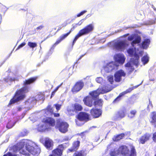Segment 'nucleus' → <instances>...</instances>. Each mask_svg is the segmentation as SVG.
I'll use <instances>...</instances> for the list:
<instances>
[{
    "label": "nucleus",
    "instance_id": "obj_1",
    "mask_svg": "<svg viewBox=\"0 0 156 156\" xmlns=\"http://www.w3.org/2000/svg\"><path fill=\"white\" fill-rule=\"evenodd\" d=\"M15 151H19L22 154H29L28 152L33 155L39 154L41 150L39 147L34 142L27 140H23L13 147Z\"/></svg>",
    "mask_w": 156,
    "mask_h": 156
},
{
    "label": "nucleus",
    "instance_id": "obj_2",
    "mask_svg": "<svg viewBox=\"0 0 156 156\" xmlns=\"http://www.w3.org/2000/svg\"><path fill=\"white\" fill-rule=\"evenodd\" d=\"M128 40L130 41H133L131 44L134 47V51L133 48H130L127 51V52L129 55H134V58L131 59V62L137 65L139 63V56L141 55L143 52L142 49L138 45L141 41V38L138 36L132 35L128 37Z\"/></svg>",
    "mask_w": 156,
    "mask_h": 156
},
{
    "label": "nucleus",
    "instance_id": "obj_3",
    "mask_svg": "<svg viewBox=\"0 0 156 156\" xmlns=\"http://www.w3.org/2000/svg\"><path fill=\"white\" fill-rule=\"evenodd\" d=\"M36 79V77H33L26 80L24 82V87L16 92L13 98L10 101L8 105L9 106L12 104L24 99L25 97V93L29 91V87L27 85L34 82Z\"/></svg>",
    "mask_w": 156,
    "mask_h": 156
},
{
    "label": "nucleus",
    "instance_id": "obj_4",
    "mask_svg": "<svg viewBox=\"0 0 156 156\" xmlns=\"http://www.w3.org/2000/svg\"><path fill=\"white\" fill-rule=\"evenodd\" d=\"M111 90L109 85L103 88L100 87L97 90L90 93V94L92 98L87 96L84 98L83 101L85 105L91 107L93 104V99L97 98L99 94L107 93Z\"/></svg>",
    "mask_w": 156,
    "mask_h": 156
},
{
    "label": "nucleus",
    "instance_id": "obj_5",
    "mask_svg": "<svg viewBox=\"0 0 156 156\" xmlns=\"http://www.w3.org/2000/svg\"><path fill=\"white\" fill-rule=\"evenodd\" d=\"M55 120L53 119L46 118L44 119L42 122L39 125L37 129L39 131L48 130L49 128V126H54L55 125Z\"/></svg>",
    "mask_w": 156,
    "mask_h": 156
},
{
    "label": "nucleus",
    "instance_id": "obj_6",
    "mask_svg": "<svg viewBox=\"0 0 156 156\" xmlns=\"http://www.w3.org/2000/svg\"><path fill=\"white\" fill-rule=\"evenodd\" d=\"M94 27L92 24H90L85 27L83 29L80 30L78 34L75 37L73 42V45L75 43L76 40L80 36L88 34L91 32L94 29Z\"/></svg>",
    "mask_w": 156,
    "mask_h": 156
},
{
    "label": "nucleus",
    "instance_id": "obj_7",
    "mask_svg": "<svg viewBox=\"0 0 156 156\" xmlns=\"http://www.w3.org/2000/svg\"><path fill=\"white\" fill-rule=\"evenodd\" d=\"M119 65L114 62H112L105 65L103 68L107 73H110L117 69Z\"/></svg>",
    "mask_w": 156,
    "mask_h": 156
},
{
    "label": "nucleus",
    "instance_id": "obj_8",
    "mask_svg": "<svg viewBox=\"0 0 156 156\" xmlns=\"http://www.w3.org/2000/svg\"><path fill=\"white\" fill-rule=\"evenodd\" d=\"M129 44L126 41H118L114 45V49L120 51H123L128 45Z\"/></svg>",
    "mask_w": 156,
    "mask_h": 156
},
{
    "label": "nucleus",
    "instance_id": "obj_9",
    "mask_svg": "<svg viewBox=\"0 0 156 156\" xmlns=\"http://www.w3.org/2000/svg\"><path fill=\"white\" fill-rule=\"evenodd\" d=\"M89 115L87 113L84 112H80L77 116V119L75 120L77 125L81 126L83 123H80V122L83 120L87 121L89 119Z\"/></svg>",
    "mask_w": 156,
    "mask_h": 156
},
{
    "label": "nucleus",
    "instance_id": "obj_10",
    "mask_svg": "<svg viewBox=\"0 0 156 156\" xmlns=\"http://www.w3.org/2000/svg\"><path fill=\"white\" fill-rule=\"evenodd\" d=\"M56 127L58 128V130L61 132L65 133L68 130L69 125L66 122H62L57 123Z\"/></svg>",
    "mask_w": 156,
    "mask_h": 156
},
{
    "label": "nucleus",
    "instance_id": "obj_11",
    "mask_svg": "<svg viewBox=\"0 0 156 156\" xmlns=\"http://www.w3.org/2000/svg\"><path fill=\"white\" fill-rule=\"evenodd\" d=\"M126 73L122 70L117 71L115 74V80L116 82H119L122 80V77H125Z\"/></svg>",
    "mask_w": 156,
    "mask_h": 156
},
{
    "label": "nucleus",
    "instance_id": "obj_12",
    "mask_svg": "<svg viewBox=\"0 0 156 156\" xmlns=\"http://www.w3.org/2000/svg\"><path fill=\"white\" fill-rule=\"evenodd\" d=\"M115 61L119 63L123 64L125 62L126 58L124 55L121 53L115 55L114 56Z\"/></svg>",
    "mask_w": 156,
    "mask_h": 156
},
{
    "label": "nucleus",
    "instance_id": "obj_13",
    "mask_svg": "<svg viewBox=\"0 0 156 156\" xmlns=\"http://www.w3.org/2000/svg\"><path fill=\"white\" fill-rule=\"evenodd\" d=\"M82 107L81 106L78 104H76L74 106H69L67 108L68 112H74L80 111L82 110Z\"/></svg>",
    "mask_w": 156,
    "mask_h": 156
},
{
    "label": "nucleus",
    "instance_id": "obj_14",
    "mask_svg": "<svg viewBox=\"0 0 156 156\" xmlns=\"http://www.w3.org/2000/svg\"><path fill=\"white\" fill-rule=\"evenodd\" d=\"M119 152L125 156H129V151L127 147L125 146L120 147L119 149Z\"/></svg>",
    "mask_w": 156,
    "mask_h": 156
},
{
    "label": "nucleus",
    "instance_id": "obj_15",
    "mask_svg": "<svg viewBox=\"0 0 156 156\" xmlns=\"http://www.w3.org/2000/svg\"><path fill=\"white\" fill-rule=\"evenodd\" d=\"M84 86L83 83L81 81L77 82L72 89L73 92H77L82 89Z\"/></svg>",
    "mask_w": 156,
    "mask_h": 156
},
{
    "label": "nucleus",
    "instance_id": "obj_16",
    "mask_svg": "<svg viewBox=\"0 0 156 156\" xmlns=\"http://www.w3.org/2000/svg\"><path fill=\"white\" fill-rule=\"evenodd\" d=\"M63 149L62 145H60L57 149L53 151L52 154L55 156H61L62 154Z\"/></svg>",
    "mask_w": 156,
    "mask_h": 156
},
{
    "label": "nucleus",
    "instance_id": "obj_17",
    "mask_svg": "<svg viewBox=\"0 0 156 156\" xmlns=\"http://www.w3.org/2000/svg\"><path fill=\"white\" fill-rule=\"evenodd\" d=\"M53 145V142L50 139L47 138L45 140L44 146L48 149H51Z\"/></svg>",
    "mask_w": 156,
    "mask_h": 156
},
{
    "label": "nucleus",
    "instance_id": "obj_18",
    "mask_svg": "<svg viewBox=\"0 0 156 156\" xmlns=\"http://www.w3.org/2000/svg\"><path fill=\"white\" fill-rule=\"evenodd\" d=\"M90 113L94 117L98 118L101 115L102 112L100 109H93L91 110Z\"/></svg>",
    "mask_w": 156,
    "mask_h": 156
},
{
    "label": "nucleus",
    "instance_id": "obj_19",
    "mask_svg": "<svg viewBox=\"0 0 156 156\" xmlns=\"http://www.w3.org/2000/svg\"><path fill=\"white\" fill-rule=\"evenodd\" d=\"M150 137L151 135L149 134H145L140 138L139 142L142 144H144L149 140Z\"/></svg>",
    "mask_w": 156,
    "mask_h": 156
},
{
    "label": "nucleus",
    "instance_id": "obj_20",
    "mask_svg": "<svg viewBox=\"0 0 156 156\" xmlns=\"http://www.w3.org/2000/svg\"><path fill=\"white\" fill-rule=\"evenodd\" d=\"M80 142L79 141H77L74 142L73 144V146L71 148L69 149L70 152L75 151L78 148L80 145Z\"/></svg>",
    "mask_w": 156,
    "mask_h": 156
},
{
    "label": "nucleus",
    "instance_id": "obj_21",
    "mask_svg": "<svg viewBox=\"0 0 156 156\" xmlns=\"http://www.w3.org/2000/svg\"><path fill=\"white\" fill-rule=\"evenodd\" d=\"M151 122L156 127V112H152L150 115Z\"/></svg>",
    "mask_w": 156,
    "mask_h": 156
},
{
    "label": "nucleus",
    "instance_id": "obj_22",
    "mask_svg": "<svg viewBox=\"0 0 156 156\" xmlns=\"http://www.w3.org/2000/svg\"><path fill=\"white\" fill-rule=\"evenodd\" d=\"M132 64L135 65L136 66H137L138 64L137 65H136L134 64L131 61L130 62H128L125 65L126 69L129 72H131L133 71L134 70V68L133 67L132 65Z\"/></svg>",
    "mask_w": 156,
    "mask_h": 156
},
{
    "label": "nucleus",
    "instance_id": "obj_23",
    "mask_svg": "<svg viewBox=\"0 0 156 156\" xmlns=\"http://www.w3.org/2000/svg\"><path fill=\"white\" fill-rule=\"evenodd\" d=\"M71 32V31L70 30L69 33L66 34L62 35L57 40L55 44L57 45L62 40L66 37Z\"/></svg>",
    "mask_w": 156,
    "mask_h": 156
},
{
    "label": "nucleus",
    "instance_id": "obj_24",
    "mask_svg": "<svg viewBox=\"0 0 156 156\" xmlns=\"http://www.w3.org/2000/svg\"><path fill=\"white\" fill-rule=\"evenodd\" d=\"M87 153L84 150H81L76 152L73 155V156H86Z\"/></svg>",
    "mask_w": 156,
    "mask_h": 156
},
{
    "label": "nucleus",
    "instance_id": "obj_25",
    "mask_svg": "<svg viewBox=\"0 0 156 156\" xmlns=\"http://www.w3.org/2000/svg\"><path fill=\"white\" fill-rule=\"evenodd\" d=\"M150 43V40L149 39H146L143 42L142 47L144 49H146L148 47Z\"/></svg>",
    "mask_w": 156,
    "mask_h": 156
},
{
    "label": "nucleus",
    "instance_id": "obj_26",
    "mask_svg": "<svg viewBox=\"0 0 156 156\" xmlns=\"http://www.w3.org/2000/svg\"><path fill=\"white\" fill-rule=\"evenodd\" d=\"M124 136V134L123 133L119 135L115 136L113 138V140L114 141H117L120 139H122Z\"/></svg>",
    "mask_w": 156,
    "mask_h": 156
},
{
    "label": "nucleus",
    "instance_id": "obj_27",
    "mask_svg": "<svg viewBox=\"0 0 156 156\" xmlns=\"http://www.w3.org/2000/svg\"><path fill=\"white\" fill-rule=\"evenodd\" d=\"M149 61V58L147 55L143 56L141 59V61L144 65L148 62Z\"/></svg>",
    "mask_w": 156,
    "mask_h": 156
},
{
    "label": "nucleus",
    "instance_id": "obj_28",
    "mask_svg": "<svg viewBox=\"0 0 156 156\" xmlns=\"http://www.w3.org/2000/svg\"><path fill=\"white\" fill-rule=\"evenodd\" d=\"M46 111L47 112H46L45 113L48 115H51L53 113V110L51 106H48V109Z\"/></svg>",
    "mask_w": 156,
    "mask_h": 156
},
{
    "label": "nucleus",
    "instance_id": "obj_29",
    "mask_svg": "<svg viewBox=\"0 0 156 156\" xmlns=\"http://www.w3.org/2000/svg\"><path fill=\"white\" fill-rule=\"evenodd\" d=\"M136 113V110H132L128 114V116L130 118H133L135 116Z\"/></svg>",
    "mask_w": 156,
    "mask_h": 156
},
{
    "label": "nucleus",
    "instance_id": "obj_30",
    "mask_svg": "<svg viewBox=\"0 0 156 156\" xmlns=\"http://www.w3.org/2000/svg\"><path fill=\"white\" fill-rule=\"evenodd\" d=\"M94 105L95 106H101L102 105V101L101 99L96 100L94 101Z\"/></svg>",
    "mask_w": 156,
    "mask_h": 156
},
{
    "label": "nucleus",
    "instance_id": "obj_31",
    "mask_svg": "<svg viewBox=\"0 0 156 156\" xmlns=\"http://www.w3.org/2000/svg\"><path fill=\"white\" fill-rule=\"evenodd\" d=\"M37 100L36 99V97L35 98L31 97L27 100V102L31 104H34L36 102Z\"/></svg>",
    "mask_w": 156,
    "mask_h": 156
},
{
    "label": "nucleus",
    "instance_id": "obj_32",
    "mask_svg": "<svg viewBox=\"0 0 156 156\" xmlns=\"http://www.w3.org/2000/svg\"><path fill=\"white\" fill-rule=\"evenodd\" d=\"M132 89H129V90H127L126 91L124 92H122V93L120 94V95H119V96L115 100V101H116L117 100H118V99H119V98L122 95H123L125 94H126L128 92H129L131 91L132 90Z\"/></svg>",
    "mask_w": 156,
    "mask_h": 156
},
{
    "label": "nucleus",
    "instance_id": "obj_33",
    "mask_svg": "<svg viewBox=\"0 0 156 156\" xmlns=\"http://www.w3.org/2000/svg\"><path fill=\"white\" fill-rule=\"evenodd\" d=\"M129 156H136V152L134 147L132 146L131 147V152H129Z\"/></svg>",
    "mask_w": 156,
    "mask_h": 156
},
{
    "label": "nucleus",
    "instance_id": "obj_34",
    "mask_svg": "<svg viewBox=\"0 0 156 156\" xmlns=\"http://www.w3.org/2000/svg\"><path fill=\"white\" fill-rule=\"evenodd\" d=\"M28 45L30 48H34L37 47V44L35 43L29 42L28 43Z\"/></svg>",
    "mask_w": 156,
    "mask_h": 156
},
{
    "label": "nucleus",
    "instance_id": "obj_35",
    "mask_svg": "<svg viewBox=\"0 0 156 156\" xmlns=\"http://www.w3.org/2000/svg\"><path fill=\"white\" fill-rule=\"evenodd\" d=\"M120 153L119 151H114L110 153V155L112 156H116Z\"/></svg>",
    "mask_w": 156,
    "mask_h": 156
},
{
    "label": "nucleus",
    "instance_id": "obj_36",
    "mask_svg": "<svg viewBox=\"0 0 156 156\" xmlns=\"http://www.w3.org/2000/svg\"><path fill=\"white\" fill-rule=\"evenodd\" d=\"M87 12V11L86 10H83V11H82L80 13L77 14L76 15L75 17H80L81 16L83 15L84 13H86Z\"/></svg>",
    "mask_w": 156,
    "mask_h": 156
},
{
    "label": "nucleus",
    "instance_id": "obj_37",
    "mask_svg": "<svg viewBox=\"0 0 156 156\" xmlns=\"http://www.w3.org/2000/svg\"><path fill=\"white\" fill-rule=\"evenodd\" d=\"M96 81L99 83H101L103 82V79L101 77H98L96 79Z\"/></svg>",
    "mask_w": 156,
    "mask_h": 156
},
{
    "label": "nucleus",
    "instance_id": "obj_38",
    "mask_svg": "<svg viewBox=\"0 0 156 156\" xmlns=\"http://www.w3.org/2000/svg\"><path fill=\"white\" fill-rule=\"evenodd\" d=\"M44 96L42 94L38 95L36 96V99H37V101L39 100H43Z\"/></svg>",
    "mask_w": 156,
    "mask_h": 156
},
{
    "label": "nucleus",
    "instance_id": "obj_39",
    "mask_svg": "<svg viewBox=\"0 0 156 156\" xmlns=\"http://www.w3.org/2000/svg\"><path fill=\"white\" fill-rule=\"evenodd\" d=\"M108 79L111 83L112 84L114 81L113 76H108Z\"/></svg>",
    "mask_w": 156,
    "mask_h": 156
},
{
    "label": "nucleus",
    "instance_id": "obj_40",
    "mask_svg": "<svg viewBox=\"0 0 156 156\" xmlns=\"http://www.w3.org/2000/svg\"><path fill=\"white\" fill-rule=\"evenodd\" d=\"M125 112L123 111H121L119 113V117L122 118L125 116Z\"/></svg>",
    "mask_w": 156,
    "mask_h": 156
},
{
    "label": "nucleus",
    "instance_id": "obj_41",
    "mask_svg": "<svg viewBox=\"0 0 156 156\" xmlns=\"http://www.w3.org/2000/svg\"><path fill=\"white\" fill-rule=\"evenodd\" d=\"M54 106H55L57 110L58 111L60 109L62 105L58 104H55L54 105Z\"/></svg>",
    "mask_w": 156,
    "mask_h": 156
},
{
    "label": "nucleus",
    "instance_id": "obj_42",
    "mask_svg": "<svg viewBox=\"0 0 156 156\" xmlns=\"http://www.w3.org/2000/svg\"><path fill=\"white\" fill-rule=\"evenodd\" d=\"M14 80L15 79H12L11 78H10L9 77L7 78H5L4 79L5 81L6 82H8L9 81H14Z\"/></svg>",
    "mask_w": 156,
    "mask_h": 156
},
{
    "label": "nucleus",
    "instance_id": "obj_43",
    "mask_svg": "<svg viewBox=\"0 0 156 156\" xmlns=\"http://www.w3.org/2000/svg\"><path fill=\"white\" fill-rule=\"evenodd\" d=\"M26 44V43L25 42H23L21 44L19 45L17 48L16 49V50H18L20 48L23 47V46L25 45Z\"/></svg>",
    "mask_w": 156,
    "mask_h": 156
},
{
    "label": "nucleus",
    "instance_id": "obj_44",
    "mask_svg": "<svg viewBox=\"0 0 156 156\" xmlns=\"http://www.w3.org/2000/svg\"><path fill=\"white\" fill-rule=\"evenodd\" d=\"M70 140L69 137L68 136H66L62 140L63 142L68 141Z\"/></svg>",
    "mask_w": 156,
    "mask_h": 156
},
{
    "label": "nucleus",
    "instance_id": "obj_45",
    "mask_svg": "<svg viewBox=\"0 0 156 156\" xmlns=\"http://www.w3.org/2000/svg\"><path fill=\"white\" fill-rule=\"evenodd\" d=\"M153 139L154 142H156V132L153 134Z\"/></svg>",
    "mask_w": 156,
    "mask_h": 156
},
{
    "label": "nucleus",
    "instance_id": "obj_46",
    "mask_svg": "<svg viewBox=\"0 0 156 156\" xmlns=\"http://www.w3.org/2000/svg\"><path fill=\"white\" fill-rule=\"evenodd\" d=\"M4 156H17V155H12L10 153H9L6 154H5Z\"/></svg>",
    "mask_w": 156,
    "mask_h": 156
},
{
    "label": "nucleus",
    "instance_id": "obj_47",
    "mask_svg": "<svg viewBox=\"0 0 156 156\" xmlns=\"http://www.w3.org/2000/svg\"><path fill=\"white\" fill-rule=\"evenodd\" d=\"M83 23V22L82 20H80L76 24V26L80 25Z\"/></svg>",
    "mask_w": 156,
    "mask_h": 156
},
{
    "label": "nucleus",
    "instance_id": "obj_48",
    "mask_svg": "<svg viewBox=\"0 0 156 156\" xmlns=\"http://www.w3.org/2000/svg\"><path fill=\"white\" fill-rule=\"evenodd\" d=\"M11 122H9V123L7 125V127L8 128V129H10V128H12V126H13L14 125V124L13 125L11 126H10V124H11Z\"/></svg>",
    "mask_w": 156,
    "mask_h": 156
},
{
    "label": "nucleus",
    "instance_id": "obj_49",
    "mask_svg": "<svg viewBox=\"0 0 156 156\" xmlns=\"http://www.w3.org/2000/svg\"><path fill=\"white\" fill-rule=\"evenodd\" d=\"M43 27V26L42 25L38 27H37L36 30H41Z\"/></svg>",
    "mask_w": 156,
    "mask_h": 156
},
{
    "label": "nucleus",
    "instance_id": "obj_50",
    "mask_svg": "<svg viewBox=\"0 0 156 156\" xmlns=\"http://www.w3.org/2000/svg\"><path fill=\"white\" fill-rule=\"evenodd\" d=\"M149 105H148V106H147V108H149V106H151L152 107V104L151 102V101H150V100H149Z\"/></svg>",
    "mask_w": 156,
    "mask_h": 156
},
{
    "label": "nucleus",
    "instance_id": "obj_51",
    "mask_svg": "<svg viewBox=\"0 0 156 156\" xmlns=\"http://www.w3.org/2000/svg\"><path fill=\"white\" fill-rule=\"evenodd\" d=\"M62 85V84H61L60 85L58 86L55 89V90H54V91L56 92L57 90L59 88V87L61 86Z\"/></svg>",
    "mask_w": 156,
    "mask_h": 156
},
{
    "label": "nucleus",
    "instance_id": "obj_52",
    "mask_svg": "<svg viewBox=\"0 0 156 156\" xmlns=\"http://www.w3.org/2000/svg\"><path fill=\"white\" fill-rule=\"evenodd\" d=\"M53 115H54V116L55 117H58L59 115V114L58 113H54Z\"/></svg>",
    "mask_w": 156,
    "mask_h": 156
},
{
    "label": "nucleus",
    "instance_id": "obj_53",
    "mask_svg": "<svg viewBox=\"0 0 156 156\" xmlns=\"http://www.w3.org/2000/svg\"><path fill=\"white\" fill-rule=\"evenodd\" d=\"M55 92L54 91L52 92V94H51V97H52L55 94Z\"/></svg>",
    "mask_w": 156,
    "mask_h": 156
},
{
    "label": "nucleus",
    "instance_id": "obj_54",
    "mask_svg": "<svg viewBox=\"0 0 156 156\" xmlns=\"http://www.w3.org/2000/svg\"><path fill=\"white\" fill-rule=\"evenodd\" d=\"M22 109V108H21L20 107H18L17 108L18 110L19 111H20Z\"/></svg>",
    "mask_w": 156,
    "mask_h": 156
},
{
    "label": "nucleus",
    "instance_id": "obj_55",
    "mask_svg": "<svg viewBox=\"0 0 156 156\" xmlns=\"http://www.w3.org/2000/svg\"><path fill=\"white\" fill-rule=\"evenodd\" d=\"M152 7L153 9H154V10L155 11H156V8L154 6H153V5L152 6Z\"/></svg>",
    "mask_w": 156,
    "mask_h": 156
},
{
    "label": "nucleus",
    "instance_id": "obj_56",
    "mask_svg": "<svg viewBox=\"0 0 156 156\" xmlns=\"http://www.w3.org/2000/svg\"><path fill=\"white\" fill-rule=\"evenodd\" d=\"M90 16V14H88V15L86 17H87H87H89V16Z\"/></svg>",
    "mask_w": 156,
    "mask_h": 156
},
{
    "label": "nucleus",
    "instance_id": "obj_57",
    "mask_svg": "<svg viewBox=\"0 0 156 156\" xmlns=\"http://www.w3.org/2000/svg\"><path fill=\"white\" fill-rule=\"evenodd\" d=\"M83 55L81 56L80 57V58H79V59H80L82 58V57H83Z\"/></svg>",
    "mask_w": 156,
    "mask_h": 156
},
{
    "label": "nucleus",
    "instance_id": "obj_58",
    "mask_svg": "<svg viewBox=\"0 0 156 156\" xmlns=\"http://www.w3.org/2000/svg\"><path fill=\"white\" fill-rule=\"evenodd\" d=\"M49 156H55L54 155H53V154H52L50 155Z\"/></svg>",
    "mask_w": 156,
    "mask_h": 156
},
{
    "label": "nucleus",
    "instance_id": "obj_59",
    "mask_svg": "<svg viewBox=\"0 0 156 156\" xmlns=\"http://www.w3.org/2000/svg\"><path fill=\"white\" fill-rule=\"evenodd\" d=\"M0 19H2L1 16V15H0Z\"/></svg>",
    "mask_w": 156,
    "mask_h": 156
},
{
    "label": "nucleus",
    "instance_id": "obj_60",
    "mask_svg": "<svg viewBox=\"0 0 156 156\" xmlns=\"http://www.w3.org/2000/svg\"><path fill=\"white\" fill-rule=\"evenodd\" d=\"M154 156H156V154H155Z\"/></svg>",
    "mask_w": 156,
    "mask_h": 156
}]
</instances>
